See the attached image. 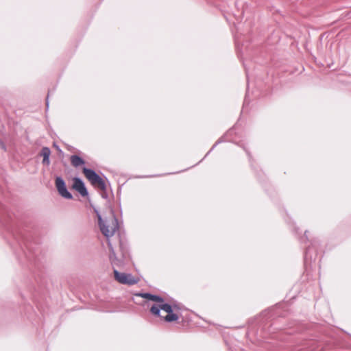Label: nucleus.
I'll return each instance as SVG.
<instances>
[{"mask_svg": "<svg viewBox=\"0 0 351 351\" xmlns=\"http://www.w3.org/2000/svg\"><path fill=\"white\" fill-rule=\"evenodd\" d=\"M82 171L86 178L93 186L101 190L105 189V183L104 180L93 170L84 167Z\"/></svg>", "mask_w": 351, "mask_h": 351, "instance_id": "3", "label": "nucleus"}, {"mask_svg": "<svg viewBox=\"0 0 351 351\" xmlns=\"http://www.w3.org/2000/svg\"><path fill=\"white\" fill-rule=\"evenodd\" d=\"M56 187L59 194L64 198L71 199L73 196L66 189L64 181L60 177L56 178L55 180Z\"/></svg>", "mask_w": 351, "mask_h": 351, "instance_id": "5", "label": "nucleus"}, {"mask_svg": "<svg viewBox=\"0 0 351 351\" xmlns=\"http://www.w3.org/2000/svg\"><path fill=\"white\" fill-rule=\"evenodd\" d=\"M111 217L113 218L112 227H111V237L117 234V239L118 246L115 245L114 250L111 245V258L113 257L115 261L122 262L123 259L129 256L127 240L125 238V232L123 229V221H119L114 215V212L111 210Z\"/></svg>", "mask_w": 351, "mask_h": 351, "instance_id": "1", "label": "nucleus"}, {"mask_svg": "<svg viewBox=\"0 0 351 351\" xmlns=\"http://www.w3.org/2000/svg\"><path fill=\"white\" fill-rule=\"evenodd\" d=\"M311 248L310 246H308L306 248V250L305 255H304V260H305V261H306L308 260V254H309V253L311 252Z\"/></svg>", "mask_w": 351, "mask_h": 351, "instance_id": "13", "label": "nucleus"}, {"mask_svg": "<svg viewBox=\"0 0 351 351\" xmlns=\"http://www.w3.org/2000/svg\"><path fill=\"white\" fill-rule=\"evenodd\" d=\"M71 188L77 191L82 197H86L88 195V192L84 182L78 178H73V184Z\"/></svg>", "mask_w": 351, "mask_h": 351, "instance_id": "6", "label": "nucleus"}, {"mask_svg": "<svg viewBox=\"0 0 351 351\" xmlns=\"http://www.w3.org/2000/svg\"><path fill=\"white\" fill-rule=\"evenodd\" d=\"M114 275L115 280L122 285L131 286L139 281L138 278H134L131 274L121 273L117 269H114Z\"/></svg>", "mask_w": 351, "mask_h": 351, "instance_id": "4", "label": "nucleus"}, {"mask_svg": "<svg viewBox=\"0 0 351 351\" xmlns=\"http://www.w3.org/2000/svg\"><path fill=\"white\" fill-rule=\"evenodd\" d=\"M246 152H247V155H248V156H249V158H250V159H251V155L250 154V153H248V152H247V151H246Z\"/></svg>", "mask_w": 351, "mask_h": 351, "instance_id": "14", "label": "nucleus"}, {"mask_svg": "<svg viewBox=\"0 0 351 351\" xmlns=\"http://www.w3.org/2000/svg\"><path fill=\"white\" fill-rule=\"evenodd\" d=\"M152 301L156 302L158 304H166L167 302H165V299L160 295H154Z\"/></svg>", "mask_w": 351, "mask_h": 351, "instance_id": "11", "label": "nucleus"}, {"mask_svg": "<svg viewBox=\"0 0 351 351\" xmlns=\"http://www.w3.org/2000/svg\"><path fill=\"white\" fill-rule=\"evenodd\" d=\"M70 162L72 166H73L74 167H78L81 165H84L85 163V161L82 158L77 155H72L70 157Z\"/></svg>", "mask_w": 351, "mask_h": 351, "instance_id": "8", "label": "nucleus"}, {"mask_svg": "<svg viewBox=\"0 0 351 351\" xmlns=\"http://www.w3.org/2000/svg\"><path fill=\"white\" fill-rule=\"evenodd\" d=\"M154 295V294H152L150 293H135V295H136V296L141 297L143 298L147 299V300H149L152 301L153 300Z\"/></svg>", "mask_w": 351, "mask_h": 351, "instance_id": "10", "label": "nucleus"}, {"mask_svg": "<svg viewBox=\"0 0 351 351\" xmlns=\"http://www.w3.org/2000/svg\"><path fill=\"white\" fill-rule=\"evenodd\" d=\"M307 231L304 232V235L306 236V240H308L307 236H306Z\"/></svg>", "mask_w": 351, "mask_h": 351, "instance_id": "15", "label": "nucleus"}, {"mask_svg": "<svg viewBox=\"0 0 351 351\" xmlns=\"http://www.w3.org/2000/svg\"><path fill=\"white\" fill-rule=\"evenodd\" d=\"M180 310L178 304H154L150 308V313L155 317H160L165 322L171 323L179 320L181 317Z\"/></svg>", "mask_w": 351, "mask_h": 351, "instance_id": "2", "label": "nucleus"}, {"mask_svg": "<svg viewBox=\"0 0 351 351\" xmlns=\"http://www.w3.org/2000/svg\"><path fill=\"white\" fill-rule=\"evenodd\" d=\"M97 217L98 219V225L99 227V229L101 232V233L107 238V240H108L109 237V230L108 228V226H106V221H104L101 215L99 213H97Z\"/></svg>", "mask_w": 351, "mask_h": 351, "instance_id": "7", "label": "nucleus"}, {"mask_svg": "<svg viewBox=\"0 0 351 351\" xmlns=\"http://www.w3.org/2000/svg\"><path fill=\"white\" fill-rule=\"evenodd\" d=\"M222 142H223V138L221 137V138H219V140H218V141H217V142L213 145V146L211 147V149H210L208 152V153L206 154V156L207 155H208V154H210V152H212V151L215 148V147H216L218 144H219V143H222Z\"/></svg>", "mask_w": 351, "mask_h": 351, "instance_id": "12", "label": "nucleus"}, {"mask_svg": "<svg viewBox=\"0 0 351 351\" xmlns=\"http://www.w3.org/2000/svg\"><path fill=\"white\" fill-rule=\"evenodd\" d=\"M51 152L47 147H43L41 151V156L43 157V163L45 165L49 164V156Z\"/></svg>", "mask_w": 351, "mask_h": 351, "instance_id": "9", "label": "nucleus"}]
</instances>
